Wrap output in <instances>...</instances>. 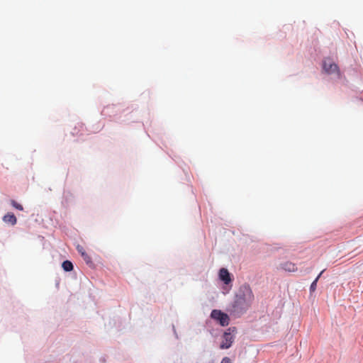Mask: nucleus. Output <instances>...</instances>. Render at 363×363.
Here are the masks:
<instances>
[{"mask_svg": "<svg viewBox=\"0 0 363 363\" xmlns=\"http://www.w3.org/2000/svg\"><path fill=\"white\" fill-rule=\"evenodd\" d=\"M62 267L65 272H70L73 269V264L70 261L66 260L62 262Z\"/></svg>", "mask_w": 363, "mask_h": 363, "instance_id": "8", "label": "nucleus"}, {"mask_svg": "<svg viewBox=\"0 0 363 363\" xmlns=\"http://www.w3.org/2000/svg\"><path fill=\"white\" fill-rule=\"evenodd\" d=\"M236 328L235 327L229 328L223 334V340L220 345V349H228L231 347L235 340V333Z\"/></svg>", "mask_w": 363, "mask_h": 363, "instance_id": "1", "label": "nucleus"}, {"mask_svg": "<svg viewBox=\"0 0 363 363\" xmlns=\"http://www.w3.org/2000/svg\"><path fill=\"white\" fill-rule=\"evenodd\" d=\"M281 268L286 272H294L297 271V267H296V264L291 262H286L281 264Z\"/></svg>", "mask_w": 363, "mask_h": 363, "instance_id": "5", "label": "nucleus"}, {"mask_svg": "<svg viewBox=\"0 0 363 363\" xmlns=\"http://www.w3.org/2000/svg\"><path fill=\"white\" fill-rule=\"evenodd\" d=\"M219 277L225 284H228L231 281L230 273L225 268L220 269Z\"/></svg>", "mask_w": 363, "mask_h": 363, "instance_id": "4", "label": "nucleus"}, {"mask_svg": "<svg viewBox=\"0 0 363 363\" xmlns=\"http://www.w3.org/2000/svg\"><path fill=\"white\" fill-rule=\"evenodd\" d=\"M324 272V270H323L320 274L319 275L316 277V279L312 282V284H311V286H310V291L311 292H313L315 291V290L316 289V286H317V281L318 280V279L320 278V277L321 276V274H323V272Z\"/></svg>", "mask_w": 363, "mask_h": 363, "instance_id": "9", "label": "nucleus"}, {"mask_svg": "<svg viewBox=\"0 0 363 363\" xmlns=\"http://www.w3.org/2000/svg\"><path fill=\"white\" fill-rule=\"evenodd\" d=\"M249 296H250V298H253V294H252V291L250 289H249Z\"/></svg>", "mask_w": 363, "mask_h": 363, "instance_id": "12", "label": "nucleus"}, {"mask_svg": "<svg viewBox=\"0 0 363 363\" xmlns=\"http://www.w3.org/2000/svg\"><path fill=\"white\" fill-rule=\"evenodd\" d=\"M323 66V69L328 74L338 72L337 65L332 62L330 60H324Z\"/></svg>", "mask_w": 363, "mask_h": 363, "instance_id": "3", "label": "nucleus"}, {"mask_svg": "<svg viewBox=\"0 0 363 363\" xmlns=\"http://www.w3.org/2000/svg\"><path fill=\"white\" fill-rule=\"evenodd\" d=\"M220 363H231V360L229 357H225L222 359Z\"/></svg>", "mask_w": 363, "mask_h": 363, "instance_id": "11", "label": "nucleus"}, {"mask_svg": "<svg viewBox=\"0 0 363 363\" xmlns=\"http://www.w3.org/2000/svg\"><path fill=\"white\" fill-rule=\"evenodd\" d=\"M3 220L5 223H8L11 225H15L17 221L15 215L13 213H11L6 214L4 216Z\"/></svg>", "mask_w": 363, "mask_h": 363, "instance_id": "6", "label": "nucleus"}, {"mask_svg": "<svg viewBox=\"0 0 363 363\" xmlns=\"http://www.w3.org/2000/svg\"><path fill=\"white\" fill-rule=\"evenodd\" d=\"M11 204L12 205V206L13 208H15L16 209H18L19 211H23V206L18 203H17L16 201L14 200H11Z\"/></svg>", "mask_w": 363, "mask_h": 363, "instance_id": "10", "label": "nucleus"}, {"mask_svg": "<svg viewBox=\"0 0 363 363\" xmlns=\"http://www.w3.org/2000/svg\"><path fill=\"white\" fill-rule=\"evenodd\" d=\"M77 249L86 263L91 262V257L86 254L82 246L78 245Z\"/></svg>", "mask_w": 363, "mask_h": 363, "instance_id": "7", "label": "nucleus"}, {"mask_svg": "<svg viewBox=\"0 0 363 363\" xmlns=\"http://www.w3.org/2000/svg\"><path fill=\"white\" fill-rule=\"evenodd\" d=\"M211 317L213 319L218 321L222 326L228 325L230 322L228 315L220 310H213L211 313Z\"/></svg>", "mask_w": 363, "mask_h": 363, "instance_id": "2", "label": "nucleus"}]
</instances>
